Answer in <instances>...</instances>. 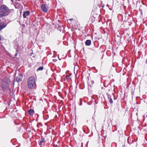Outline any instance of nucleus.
Listing matches in <instances>:
<instances>
[{"mask_svg":"<svg viewBox=\"0 0 147 147\" xmlns=\"http://www.w3.org/2000/svg\"><path fill=\"white\" fill-rule=\"evenodd\" d=\"M17 55V54H16V55H15V56H16V55Z\"/></svg>","mask_w":147,"mask_h":147,"instance_id":"17","label":"nucleus"},{"mask_svg":"<svg viewBox=\"0 0 147 147\" xmlns=\"http://www.w3.org/2000/svg\"><path fill=\"white\" fill-rule=\"evenodd\" d=\"M7 24L4 22H0V31L5 28L7 26Z\"/></svg>","mask_w":147,"mask_h":147,"instance_id":"4","label":"nucleus"},{"mask_svg":"<svg viewBox=\"0 0 147 147\" xmlns=\"http://www.w3.org/2000/svg\"><path fill=\"white\" fill-rule=\"evenodd\" d=\"M1 86L3 89L8 88L9 87V84L6 82H3V83L1 84Z\"/></svg>","mask_w":147,"mask_h":147,"instance_id":"3","label":"nucleus"},{"mask_svg":"<svg viewBox=\"0 0 147 147\" xmlns=\"http://www.w3.org/2000/svg\"><path fill=\"white\" fill-rule=\"evenodd\" d=\"M13 9H10L5 5H2L0 7V18L8 16L11 11H14Z\"/></svg>","mask_w":147,"mask_h":147,"instance_id":"1","label":"nucleus"},{"mask_svg":"<svg viewBox=\"0 0 147 147\" xmlns=\"http://www.w3.org/2000/svg\"><path fill=\"white\" fill-rule=\"evenodd\" d=\"M22 76L21 74L16 77V80L18 82L21 81L22 80Z\"/></svg>","mask_w":147,"mask_h":147,"instance_id":"7","label":"nucleus"},{"mask_svg":"<svg viewBox=\"0 0 147 147\" xmlns=\"http://www.w3.org/2000/svg\"><path fill=\"white\" fill-rule=\"evenodd\" d=\"M27 85L28 88L30 89H33L36 87V84L34 77L32 76L29 78L28 80Z\"/></svg>","mask_w":147,"mask_h":147,"instance_id":"2","label":"nucleus"},{"mask_svg":"<svg viewBox=\"0 0 147 147\" xmlns=\"http://www.w3.org/2000/svg\"><path fill=\"white\" fill-rule=\"evenodd\" d=\"M45 141V139L43 138H41L40 141L39 145H42L43 143H44Z\"/></svg>","mask_w":147,"mask_h":147,"instance_id":"9","label":"nucleus"},{"mask_svg":"<svg viewBox=\"0 0 147 147\" xmlns=\"http://www.w3.org/2000/svg\"><path fill=\"white\" fill-rule=\"evenodd\" d=\"M146 63H147V59H146Z\"/></svg>","mask_w":147,"mask_h":147,"instance_id":"16","label":"nucleus"},{"mask_svg":"<svg viewBox=\"0 0 147 147\" xmlns=\"http://www.w3.org/2000/svg\"><path fill=\"white\" fill-rule=\"evenodd\" d=\"M70 75H67L66 76V79L67 80H69L71 79V78H70Z\"/></svg>","mask_w":147,"mask_h":147,"instance_id":"12","label":"nucleus"},{"mask_svg":"<svg viewBox=\"0 0 147 147\" xmlns=\"http://www.w3.org/2000/svg\"><path fill=\"white\" fill-rule=\"evenodd\" d=\"M30 14V12L29 11H24L23 12V15L24 18H26L27 16H29Z\"/></svg>","mask_w":147,"mask_h":147,"instance_id":"6","label":"nucleus"},{"mask_svg":"<svg viewBox=\"0 0 147 147\" xmlns=\"http://www.w3.org/2000/svg\"><path fill=\"white\" fill-rule=\"evenodd\" d=\"M69 20L71 21H72L74 20L73 18L69 19Z\"/></svg>","mask_w":147,"mask_h":147,"instance_id":"14","label":"nucleus"},{"mask_svg":"<svg viewBox=\"0 0 147 147\" xmlns=\"http://www.w3.org/2000/svg\"><path fill=\"white\" fill-rule=\"evenodd\" d=\"M91 43V40H87L85 42V45L86 46H90Z\"/></svg>","mask_w":147,"mask_h":147,"instance_id":"10","label":"nucleus"},{"mask_svg":"<svg viewBox=\"0 0 147 147\" xmlns=\"http://www.w3.org/2000/svg\"><path fill=\"white\" fill-rule=\"evenodd\" d=\"M28 112L29 115H33L34 113V111L33 109H29L28 111Z\"/></svg>","mask_w":147,"mask_h":147,"instance_id":"8","label":"nucleus"},{"mask_svg":"<svg viewBox=\"0 0 147 147\" xmlns=\"http://www.w3.org/2000/svg\"><path fill=\"white\" fill-rule=\"evenodd\" d=\"M41 8L42 11L45 12H47L48 11L46 5L45 4H42L41 5Z\"/></svg>","mask_w":147,"mask_h":147,"instance_id":"5","label":"nucleus"},{"mask_svg":"<svg viewBox=\"0 0 147 147\" xmlns=\"http://www.w3.org/2000/svg\"><path fill=\"white\" fill-rule=\"evenodd\" d=\"M109 102L111 103L112 104L113 103V100L112 98H111L109 99Z\"/></svg>","mask_w":147,"mask_h":147,"instance_id":"13","label":"nucleus"},{"mask_svg":"<svg viewBox=\"0 0 147 147\" xmlns=\"http://www.w3.org/2000/svg\"><path fill=\"white\" fill-rule=\"evenodd\" d=\"M43 69V67H40L37 69V71H38L42 70Z\"/></svg>","mask_w":147,"mask_h":147,"instance_id":"11","label":"nucleus"},{"mask_svg":"<svg viewBox=\"0 0 147 147\" xmlns=\"http://www.w3.org/2000/svg\"><path fill=\"white\" fill-rule=\"evenodd\" d=\"M57 145H54L53 146L54 147H57Z\"/></svg>","mask_w":147,"mask_h":147,"instance_id":"15","label":"nucleus"}]
</instances>
